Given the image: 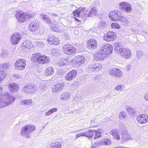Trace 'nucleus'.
<instances>
[{
  "instance_id": "nucleus-27",
  "label": "nucleus",
  "mask_w": 148,
  "mask_h": 148,
  "mask_svg": "<svg viewBox=\"0 0 148 148\" xmlns=\"http://www.w3.org/2000/svg\"><path fill=\"white\" fill-rule=\"evenodd\" d=\"M110 134L114 137V138L117 140H120L121 138L119 135V132L116 129H113L110 132Z\"/></svg>"
},
{
  "instance_id": "nucleus-45",
  "label": "nucleus",
  "mask_w": 148,
  "mask_h": 148,
  "mask_svg": "<svg viewBox=\"0 0 148 148\" xmlns=\"http://www.w3.org/2000/svg\"><path fill=\"white\" fill-rule=\"evenodd\" d=\"M125 88V86L123 85H117L115 88L117 90L123 91Z\"/></svg>"
},
{
  "instance_id": "nucleus-14",
  "label": "nucleus",
  "mask_w": 148,
  "mask_h": 148,
  "mask_svg": "<svg viewBox=\"0 0 148 148\" xmlns=\"http://www.w3.org/2000/svg\"><path fill=\"white\" fill-rule=\"evenodd\" d=\"M121 14L119 11L117 10L110 12L109 15L110 18L113 21H117L119 20V16Z\"/></svg>"
},
{
  "instance_id": "nucleus-1",
  "label": "nucleus",
  "mask_w": 148,
  "mask_h": 148,
  "mask_svg": "<svg viewBox=\"0 0 148 148\" xmlns=\"http://www.w3.org/2000/svg\"><path fill=\"white\" fill-rule=\"evenodd\" d=\"M31 60L33 62L40 64H46L50 62L48 57L39 53L33 54Z\"/></svg>"
},
{
  "instance_id": "nucleus-8",
  "label": "nucleus",
  "mask_w": 148,
  "mask_h": 148,
  "mask_svg": "<svg viewBox=\"0 0 148 148\" xmlns=\"http://www.w3.org/2000/svg\"><path fill=\"white\" fill-rule=\"evenodd\" d=\"M85 58L84 56H78L72 60L73 64L75 66H79L83 64L85 62Z\"/></svg>"
},
{
  "instance_id": "nucleus-26",
  "label": "nucleus",
  "mask_w": 148,
  "mask_h": 148,
  "mask_svg": "<svg viewBox=\"0 0 148 148\" xmlns=\"http://www.w3.org/2000/svg\"><path fill=\"white\" fill-rule=\"evenodd\" d=\"M121 140L124 141L129 140L131 137L130 135L128 134L126 132L125 128H124L123 131L121 132Z\"/></svg>"
},
{
  "instance_id": "nucleus-53",
  "label": "nucleus",
  "mask_w": 148,
  "mask_h": 148,
  "mask_svg": "<svg viewBox=\"0 0 148 148\" xmlns=\"http://www.w3.org/2000/svg\"><path fill=\"white\" fill-rule=\"evenodd\" d=\"M13 77L16 79H18L21 78V75L18 74H14L13 75Z\"/></svg>"
},
{
  "instance_id": "nucleus-5",
  "label": "nucleus",
  "mask_w": 148,
  "mask_h": 148,
  "mask_svg": "<svg viewBox=\"0 0 148 148\" xmlns=\"http://www.w3.org/2000/svg\"><path fill=\"white\" fill-rule=\"evenodd\" d=\"M90 10H86L85 8H79L73 12V14L75 17H79L83 16L89 17L91 16Z\"/></svg>"
},
{
  "instance_id": "nucleus-10",
  "label": "nucleus",
  "mask_w": 148,
  "mask_h": 148,
  "mask_svg": "<svg viewBox=\"0 0 148 148\" xmlns=\"http://www.w3.org/2000/svg\"><path fill=\"white\" fill-rule=\"evenodd\" d=\"M21 38V34L18 33H15L11 36L10 38V42L11 44L15 45L20 41Z\"/></svg>"
},
{
  "instance_id": "nucleus-44",
  "label": "nucleus",
  "mask_w": 148,
  "mask_h": 148,
  "mask_svg": "<svg viewBox=\"0 0 148 148\" xmlns=\"http://www.w3.org/2000/svg\"><path fill=\"white\" fill-rule=\"evenodd\" d=\"M47 86L44 84H40L39 87L38 91L42 92L44 91L47 89Z\"/></svg>"
},
{
  "instance_id": "nucleus-43",
  "label": "nucleus",
  "mask_w": 148,
  "mask_h": 148,
  "mask_svg": "<svg viewBox=\"0 0 148 148\" xmlns=\"http://www.w3.org/2000/svg\"><path fill=\"white\" fill-rule=\"evenodd\" d=\"M104 145H109L111 144V140L107 138H103Z\"/></svg>"
},
{
  "instance_id": "nucleus-25",
  "label": "nucleus",
  "mask_w": 148,
  "mask_h": 148,
  "mask_svg": "<svg viewBox=\"0 0 148 148\" xmlns=\"http://www.w3.org/2000/svg\"><path fill=\"white\" fill-rule=\"evenodd\" d=\"M8 87L10 91L13 93L17 92L18 89V86L15 83L10 84L8 85Z\"/></svg>"
},
{
  "instance_id": "nucleus-52",
  "label": "nucleus",
  "mask_w": 148,
  "mask_h": 148,
  "mask_svg": "<svg viewBox=\"0 0 148 148\" xmlns=\"http://www.w3.org/2000/svg\"><path fill=\"white\" fill-rule=\"evenodd\" d=\"M106 25V23L104 22H102L99 23L98 27L101 29H103Z\"/></svg>"
},
{
  "instance_id": "nucleus-50",
  "label": "nucleus",
  "mask_w": 148,
  "mask_h": 148,
  "mask_svg": "<svg viewBox=\"0 0 148 148\" xmlns=\"http://www.w3.org/2000/svg\"><path fill=\"white\" fill-rule=\"evenodd\" d=\"M8 53L7 51L5 50H2L1 52V55L3 56V57H6L8 56Z\"/></svg>"
},
{
  "instance_id": "nucleus-60",
  "label": "nucleus",
  "mask_w": 148,
  "mask_h": 148,
  "mask_svg": "<svg viewBox=\"0 0 148 148\" xmlns=\"http://www.w3.org/2000/svg\"><path fill=\"white\" fill-rule=\"evenodd\" d=\"M75 32L76 33V34H78V32L77 31H75Z\"/></svg>"
},
{
  "instance_id": "nucleus-17",
  "label": "nucleus",
  "mask_w": 148,
  "mask_h": 148,
  "mask_svg": "<svg viewBox=\"0 0 148 148\" xmlns=\"http://www.w3.org/2000/svg\"><path fill=\"white\" fill-rule=\"evenodd\" d=\"M120 8L124 11L126 12H130L132 10L131 5L126 2H122L120 3Z\"/></svg>"
},
{
  "instance_id": "nucleus-57",
  "label": "nucleus",
  "mask_w": 148,
  "mask_h": 148,
  "mask_svg": "<svg viewBox=\"0 0 148 148\" xmlns=\"http://www.w3.org/2000/svg\"><path fill=\"white\" fill-rule=\"evenodd\" d=\"M83 130L82 129H80L78 130H76V131H75V132H73V133H75L76 132H79L80 131H82Z\"/></svg>"
},
{
  "instance_id": "nucleus-39",
  "label": "nucleus",
  "mask_w": 148,
  "mask_h": 148,
  "mask_svg": "<svg viewBox=\"0 0 148 148\" xmlns=\"http://www.w3.org/2000/svg\"><path fill=\"white\" fill-rule=\"evenodd\" d=\"M90 10V13L91 14V16L95 15L97 16H99V12L95 8H92Z\"/></svg>"
},
{
  "instance_id": "nucleus-58",
  "label": "nucleus",
  "mask_w": 148,
  "mask_h": 148,
  "mask_svg": "<svg viewBox=\"0 0 148 148\" xmlns=\"http://www.w3.org/2000/svg\"><path fill=\"white\" fill-rule=\"evenodd\" d=\"M2 91V88L1 86H0V93Z\"/></svg>"
},
{
  "instance_id": "nucleus-40",
  "label": "nucleus",
  "mask_w": 148,
  "mask_h": 148,
  "mask_svg": "<svg viewBox=\"0 0 148 148\" xmlns=\"http://www.w3.org/2000/svg\"><path fill=\"white\" fill-rule=\"evenodd\" d=\"M114 45L115 47L114 50L118 53L119 52V49L123 48L118 42H116L114 43Z\"/></svg>"
},
{
  "instance_id": "nucleus-48",
  "label": "nucleus",
  "mask_w": 148,
  "mask_h": 148,
  "mask_svg": "<svg viewBox=\"0 0 148 148\" xmlns=\"http://www.w3.org/2000/svg\"><path fill=\"white\" fill-rule=\"evenodd\" d=\"M126 116V113L124 111L121 112L119 114V118L120 119H125Z\"/></svg>"
},
{
  "instance_id": "nucleus-51",
  "label": "nucleus",
  "mask_w": 148,
  "mask_h": 148,
  "mask_svg": "<svg viewBox=\"0 0 148 148\" xmlns=\"http://www.w3.org/2000/svg\"><path fill=\"white\" fill-rule=\"evenodd\" d=\"M81 136H85L84 132H81L77 134L75 136V139Z\"/></svg>"
},
{
  "instance_id": "nucleus-12",
  "label": "nucleus",
  "mask_w": 148,
  "mask_h": 148,
  "mask_svg": "<svg viewBox=\"0 0 148 148\" xmlns=\"http://www.w3.org/2000/svg\"><path fill=\"white\" fill-rule=\"evenodd\" d=\"M23 90L27 93H32L37 90V88L34 84L27 85L23 87Z\"/></svg>"
},
{
  "instance_id": "nucleus-9",
  "label": "nucleus",
  "mask_w": 148,
  "mask_h": 148,
  "mask_svg": "<svg viewBox=\"0 0 148 148\" xmlns=\"http://www.w3.org/2000/svg\"><path fill=\"white\" fill-rule=\"evenodd\" d=\"M119 54L125 59L129 58L131 56V51L129 49L123 47L119 49Z\"/></svg>"
},
{
  "instance_id": "nucleus-62",
  "label": "nucleus",
  "mask_w": 148,
  "mask_h": 148,
  "mask_svg": "<svg viewBox=\"0 0 148 148\" xmlns=\"http://www.w3.org/2000/svg\"><path fill=\"white\" fill-rule=\"evenodd\" d=\"M139 52H137V54L138 55V53Z\"/></svg>"
},
{
  "instance_id": "nucleus-15",
  "label": "nucleus",
  "mask_w": 148,
  "mask_h": 148,
  "mask_svg": "<svg viewBox=\"0 0 148 148\" xmlns=\"http://www.w3.org/2000/svg\"><path fill=\"white\" fill-rule=\"evenodd\" d=\"M116 35L115 32H110L107 33L106 35L104 36V39L108 42L112 41L115 39Z\"/></svg>"
},
{
  "instance_id": "nucleus-46",
  "label": "nucleus",
  "mask_w": 148,
  "mask_h": 148,
  "mask_svg": "<svg viewBox=\"0 0 148 148\" xmlns=\"http://www.w3.org/2000/svg\"><path fill=\"white\" fill-rule=\"evenodd\" d=\"M111 26L112 28L114 29H118L120 27L119 25L117 23H112Z\"/></svg>"
},
{
  "instance_id": "nucleus-16",
  "label": "nucleus",
  "mask_w": 148,
  "mask_h": 148,
  "mask_svg": "<svg viewBox=\"0 0 148 148\" xmlns=\"http://www.w3.org/2000/svg\"><path fill=\"white\" fill-rule=\"evenodd\" d=\"M107 56H108L107 55L100 49L98 53L95 55L94 58L95 60L99 61L103 60Z\"/></svg>"
},
{
  "instance_id": "nucleus-18",
  "label": "nucleus",
  "mask_w": 148,
  "mask_h": 148,
  "mask_svg": "<svg viewBox=\"0 0 148 148\" xmlns=\"http://www.w3.org/2000/svg\"><path fill=\"white\" fill-rule=\"evenodd\" d=\"M64 86V84L62 80L59 81L53 87L52 91L56 92L60 91Z\"/></svg>"
},
{
  "instance_id": "nucleus-22",
  "label": "nucleus",
  "mask_w": 148,
  "mask_h": 148,
  "mask_svg": "<svg viewBox=\"0 0 148 148\" xmlns=\"http://www.w3.org/2000/svg\"><path fill=\"white\" fill-rule=\"evenodd\" d=\"M137 120L140 123L145 124L148 121V117L147 115L142 114L138 116Z\"/></svg>"
},
{
  "instance_id": "nucleus-13",
  "label": "nucleus",
  "mask_w": 148,
  "mask_h": 148,
  "mask_svg": "<svg viewBox=\"0 0 148 148\" xmlns=\"http://www.w3.org/2000/svg\"><path fill=\"white\" fill-rule=\"evenodd\" d=\"M100 49L108 56L109 54L112 52L113 47L111 45L106 44L102 45Z\"/></svg>"
},
{
  "instance_id": "nucleus-28",
  "label": "nucleus",
  "mask_w": 148,
  "mask_h": 148,
  "mask_svg": "<svg viewBox=\"0 0 148 148\" xmlns=\"http://www.w3.org/2000/svg\"><path fill=\"white\" fill-rule=\"evenodd\" d=\"M54 73V70L53 67L49 66L45 70L44 75L45 76H51Z\"/></svg>"
},
{
  "instance_id": "nucleus-37",
  "label": "nucleus",
  "mask_w": 148,
  "mask_h": 148,
  "mask_svg": "<svg viewBox=\"0 0 148 148\" xmlns=\"http://www.w3.org/2000/svg\"><path fill=\"white\" fill-rule=\"evenodd\" d=\"M127 110L129 113L132 116H133L136 114V111L131 107L127 108Z\"/></svg>"
},
{
  "instance_id": "nucleus-56",
  "label": "nucleus",
  "mask_w": 148,
  "mask_h": 148,
  "mask_svg": "<svg viewBox=\"0 0 148 148\" xmlns=\"http://www.w3.org/2000/svg\"><path fill=\"white\" fill-rule=\"evenodd\" d=\"M144 97L146 100L148 101V93Z\"/></svg>"
},
{
  "instance_id": "nucleus-55",
  "label": "nucleus",
  "mask_w": 148,
  "mask_h": 148,
  "mask_svg": "<svg viewBox=\"0 0 148 148\" xmlns=\"http://www.w3.org/2000/svg\"><path fill=\"white\" fill-rule=\"evenodd\" d=\"M52 52L51 53L52 54L55 55H56V50L55 49H53L52 50Z\"/></svg>"
},
{
  "instance_id": "nucleus-2",
  "label": "nucleus",
  "mask_w": 148,
  "mask_h": 148,
  "mask_svg": "<svg viewBox=\"0 0 148 148\" xmlns=\"http://www.w3.org/2000/svg\"><path fill=\"white\" fill-rule=\"evenodd\" d=\"M35 14L32 11L28 12H21L19 11L17 12L15 14V17L19 22L23 23L27 20L35 16Z\"/></svg>"
},
{
  "instance_id": "nucleus-6",
  "label": "nucleus",
  "mask_w": 148,
  "mask_h": 148,
  "mask_svg": "<svg viewBox=\"0 0 148 148\" xmlns=\"http://www.w3.org/2000/svg\"><path fill=\"white\" fill-rule=\"evenodd\" d=\"M62 50L65 54L71 56H73L76 52L75 48L69 44L65 45L62 47Z\"/></svg>"
},
{
  "instance_id": "nucleus-47",
  "label": "nucleus",
  "mask_w": 148,
  "mask_h": 148,
  "mask_svg": "<svg viewBox=\"0 0 148 148\" xmlns=\"http://www.w3.org/2000/svg\"><path fill=\"white\" fill-rule=\"evenodd\" d=\"M67 60L62 59L58 62V64L60 66L66 64H67Z\"/></svg>"
},
{
  "instance_id": "nucleus-35",
  "label": "nucleus",
  "mask_w": 148,
  "mask_h": 148,
  "mask_svg": "<svg viewBox=\"0 0 148 148\" xmlns=\"http://www.w3.org/2000/svg\"><path fill=\"white\" fill-rule=\"evenodd\" d=\"M6 73L3 71H0V83L2 82L6 76Z\"/></svg>"
},
{
  "instance_id": "nucleus-3",
  "label": "nucleus",
  "mask_w": 148,
  "mask_h": 148,
  "mask_svg": "<svg viewBox=\"0 0 148 148\" xmlns=\"http://www.w3.org/2000/svg\"><path fill=\"white\" fill-rule=\"evenodd\" d=\"M35 129L36 127L34 125L31 124L26 125L21 128V135L26 138H29L30 134Z\"/></svg>"
},
{
  "instance_id": "nucleus-19",
  "label": "nucleus",
  "mask_w": 148,
  "mask_h": 148,
  "mask_svg": "<svg viewBox=\"0 0 148 148\" xmlns=\"http://www.w3.org/2000/svg\"><path fill=\"white\" fill-rule=\"evenodd\" d=\"M47 41L50 44H54L58 45L59 43V40L55 36L51 35H49L48 37Z\"/></svg>"
},
{
  "instance_id": "nucleus-32",
  "label": "nucleus",
  "mask_w": 148,
  "mask_h": 148,
  "mask_svg": "<svg viewBox=\"0 0 148 148\" xmlns=\"http://www.w3.org/2000/svg\"><path fill=\"white\" fill-rule=\"evenodd\" d=\"M104 145L103 139L102 138L101 140H99L95 143L92 144V148H95L98 146Z\"/></svg>"
},
{
  "instance_id": "nucleus-30",
  "label": "nucleus",
  "mask_w": 148,
  "mask_h": 148,
  "mask_svg": "<svg viewBox=\"0 0 148 148\" xmlns=\"http://www.w3.org/2000/svg\"><path fill=\"white\" fill-rule=\"evenodd\" d=\"M23 47L25 48L29 49L33 46L32 42L29 40L24 41L22 43Z\"/></svg>"
},
{
  "instance_id": "nucleus-20",
  "label": "nucleus",
  "mask_w": 148,
  "mask_h": 148,
  "mask_svg": "<svg viewBox=\"0 0 148 148\" xmlns=\"http://www.w3.org/2000/svg\"><path fill=\"white\" fill-rule=\"evenodd\" d=\"M39 28V23L38 21L35 20L30 23L28 26V29L30 31L32 32L37 30Z\"/></svg>"
},
{
  "instance_id": "nucleus-24",
  "label": "nucleus",
  "mask_w": 148,
  "mask_h": 148,
  "mask_svg": "<svg viewBox=\"0 0 148 148\" xmlns=\"http://www.w3.org/2000/svg\"><path fill=\"white\" fill-rule=\"evenodd\" d=\"M87 45L89 48L94 49L97 47V43L96 40L91 39L88 41Z\"/></svg>"
},
{
  "instance_id": "nucleus-23",
  "label": "nucleus",
  "mask_w": 148,
  "mask_h": 148,
  "mask_svg": "<svg viewBox=\"0 0 148 148\" xmlns=\"http://www.w3.org/2000/svg\"><path fill=\"white\" fill-rule=\"evenodd\" d=\"M109 73L110 75H114L118 78L121 77L123 75L122 71L117 68L111 69L109 71Z\"/></svg>"
},
{
  "instance_id": "nucleus-34",
  "label": "nucleus",
  "mask_w": 148,
  "mask_h": 148,
  "mask_svg": "<svg viewBox=\"0 0 148 148\" xmlns=\"http://www.w3.org/2000/svg\"><path fill=\"white\" fill-rule=\"evenodd\" d=\"M50 27L51 29L54 31L58 32L59 30L58 24L56 22L53 23H52Z\"/></svg>"
},
{
  "instance_id": "nucleus-11",
  "label": "nucleus",
  "mask_w": 148,
  "mask_h": 148,
  "mask_svg": "<svg viewBox=\"0 0 148 148\" xmlns=\"http://www.w3.org/2000/svg\"><path fill=\"white\" fill-rule=\"evenodd\" d=\"M26 66V61L23 58L18 60L15 64V69L21 70L24 69Z\"/></svg>"
},
{
  "instance_id": "nucleus-41",
  "label": "nucleus",
  "mask_w": 148,
  "mask_h": 148,
  "mask_svg": "<svg viewBox=\"0 0 148 148\" xmlns=\"http://www.w3.org/2000/svg\"><path fill=\"white\" fill-rule=\"evenodd\" d=\"M58 111L57 108H54L49 110L45 113V115L47 116H49L52 114L53 113L56 112Z\"/></svg>"
},
{
  "instance_id": "nucleus-59",
  "label": "nucleus",
  "mask_w": 148,
  "mask_h": 148,
  "mask_svg": "<svg viewBox=\"0 0 148 148\" xmlns=\"http://www.w3.org/2000/svg\"><path fill=\"white\" fill-rule=\"evenodd\" d=\"M122 147L121 146H119L116 147L115 148H122Z\"/></svg>"
},
{
  "instance_id": "nucleus-21",
  "label": "nucleus",
  "mask_w": 148,
  "mask_h": 148,
  "mask_svg": "<svg viewBox=\"0 0 148 148\" xmlns=\"http://www.w3.org/2000/svg\"><path fill=\"white\" fill-rule=\"evenodd\" d=\"M77 74V72L75 70H73L69 72L65 75V78L68 81L72 80L75 78Z\"/></svg>"
},
{
  "instance_id": "nucleus-29",
  "label": "nucleus",
  "mask_w": 148,
  "mask_h": 148,
  "mask_svg": "<svg viewBox=\"0 0 148 148\" xmlns=\"http://www.w3.org/2000/svg\"><path fill=\"white\" fill-rule=\"evenodd\" d=\"M71 94L67 92H64L62 93L61 95V98L63 100H66L69 99L70 96Z\"/></svg>"
},
{
  "instance_id": "nucleus-7",
  "label": "nucleus",
  "mask_w": 148,
  "mask_h": 148,
  "mask_svg": "<svg viewBox=\"0 0 148 148\" xmlns=\"http://www.w3.org/2000/svg\"><path fill=\"white\" fill-rule=\"evenodd\" d=\"M102 68L101 65L99 63H92L90 64L87 68V71L89 73L96 72Z\"/></svg>"
},
{
  "instance_id": "nucleus-4",
  "label": "nucleus",
  "mask_w": 148,
  "mask_h": 148,
  "mask_svg": "<svg viewBox=\"0 0 148 148\" xmlns=\"http://www.w3.org/2000/svg\"><path fill=\"white\" fill-rule=\"evenodd\" d=\"M0 99V108L5 107L12 103L15 100V98L10 95L7 93Z\"/></svg>"
},
{
  "instance_id": "nucleus-31",
  "label": "nucleus",
  "mask_w": 148,
  "mask_h": 148,
  "mask_svg": "<svg viewBox=\"0 0 148 148\" xmlns=\"http://www.w3.org/2000/svg\"><path fill=\"white\" fill-rule=\"evenodd\" d=\"M119 21H121L123 25H126L128 24L129 21L127 18L123 16H119Z\"/></svg>"
},
{
  "instance_id": "nucleus-42",
  "label": "nucleus",
  "mask_w": 148,
  "mask_h": 148,
  "mask_svg": "<svg viewBox=\"0 0 148 148\" xmlns=\"http://www.w3.org/2000/svg\"><path fill=\"white\" fill-rule=\"evenodd\" d=\"M21 105H30L32 103V100L30 99H27L25 100H22L21 102Z\"/></svg>"
},
{
  "instance_id": "nucleus-61",
  "label": "nucleus",
  "mask_w": 148,
  "mask_h": 148,
  "mask_svg": "<svg viewBox=\"0 0 148 148\" xmlns=\"http://www.w3.org/2000/svg\"><path fill=\"white\" fill-rule=\"evenodd\" d=\"M139 52L140 53H141V51H139Z\"/></svg>"
},
{
  "instance_id": "nucleus-49",
  "label": "nucleus",
  "mask_w": 148,
  "mask_h": 148,
  "mask_svg": "<svg viewBox=\"0 0 148 148\" xmlns=\"http://www.w3.org/2000/svg\"><path fill=\"white\" fill-rule=\"evenodd\" d=\"M94 132L95 134L94 137V139H95L97 138H99L101 136V134L99 130H94Z\"/></svg>"
},
{
  "instance_id": "nucleus-33",
  "label": "nucleus",
  "mask_w": 148,
  "mask_h": 148,
  "mask_svg": "<svg viewBox=\"0 0 148 148\" xmlns=\"http://www.w3.org/2000/svg\"><path fill=\"white\" fill-rule=\"evenodd\" d=\"M51 148H61V145L60 142L56 141L52 143L51 145Z\"/></svg>"
},
{
  "instance_id": "nucleus-54",
  "label": "nucleus",
  "mask_w": 148,
  "mask_h": 148,
  "mask_svg": "<svg viewBox=\"0 0 148 148\" xmlns=\"http://www.w3.org/2000/svg\"><path fill=\"white\" fill-rule=\"evenodd\" d=\"M69 7L71 10H74L76 7L73 4H71L69 5Z\"/></svg>"
},
{
  "instance_id": "nucleus-36",
  "label": "nucleus",
  "mask_w": 148,
  "mask_h": 148,
  "mask_svg": "<svg viewBox=\"0 0 148 148\" xmlns=\"http://www.w3.org/2000/svg\"><path fill=\"white\" fill-rule=\"evenodd\" d=\"M41 17L42 18L43 20L47 22L49 24L51 23V20L49 17L47 15L42 14L40 15Z\"/></svg>"
},
{
  "instance_id": "nucleus-38",
  "label": "nucleus",
  "mask_w": 148,
  "mask_h": 148,
  "mask_svg": "<svg viewBox=\"0 0 148 148\" xmlns=\"http://www.w3.org/2000/svg\"><path fill=\"white\" fill-rule=\"evenodd\" d=\"M94 130L88 131L84 132L85 136L91 138L94 134Z\"/></svg>"
}]
</instances>
